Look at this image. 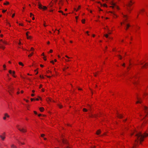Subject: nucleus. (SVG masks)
<instances>
[{"mask_svg": "<svg viewBox=\"0 0 148 148\" xmlns=\"http://www.w3.org/2000/svg\"><path fill=\"white\" fill-rule=\"evenodd\" d=\"M136 139L135 140V143L134 145L136 146L138 143L139 141L140 143L144 140V138L148 136V134L145 132L143 134H142L141 132H140L137 133L135 135Z\"/></svg>", "mask_w": 148, "mask_h": 148, "instance_id": "1", "label": "nucleus"}, {"mask_svg": "<svg viewBox=\"0 0 148 148\" xmlns=\"http://www.w3.org/2000/svg\"><path fill=\"white\" fill-rule=\"evenodd\" d=\"M134 3V2L132 1H129L127 5V6L128 7L127 8L128 10L130 12V11L132 10V9L131 8V6Z\"/></svg>", "mask_w": 148, "mask_h": 148, "instance_id": "2", "label": "nucleus"}, {"mask_svg": "<svg viewBox=\"0 0 148 148\" xmlns=\"http://www.w3.org/2000/svg\"><path fill=\"white\" fill-rule=\"evenodd\" d=\"M143 109L145 113L144 117L147 116L148 115V107L146 106H144L143 108Z\"/></svg>", "mask_w": 148, "mask_h": 148, "instance_id": "3", "label": "nucleus"}, {"mask_svg": "<svg viewBox=\"0 0 148 148\" xmlns=\"http://www.w3.org/2000/svg\"><path fill=\"white\" fill-rule=\"evenodd\" d=\"M16 127L18 130L24 133L27 131L26 129H25L23 128H21V127H20V125H16Z\"/></svg>", "mask_w": 148, "mask_h": 148, "instance_id": "4", "label": "nucleus"}, {"mask_svg": "<svg viewBox=\"0 0 148 148\" xmlns=\"http://www.w3.org/2000/svg\"><path fill=\"white\" fill-rule=\"evenodd\" d=\"M38 8L40 9H43L44 10H46L47 8L46 6H42L41 4H39Z\"/></svg>", "mask_w": 148, "mask_h": 148, "instance_id": "5", "label": "nucleus"}, {"mask_svg": "<svg viewBox=\"0 0 148 148\" xmlns=\"http://www.w3.org/2000/svg\"><path fill=\"white\" fill-rule=\"evenodd\" d=\"M9 72L10 74L12 75L14 77H16V76L14 75H13L15 74V72L14 71H13L12 72L11 70H10Z\"/></svg>", "mask_w": 148, "mask_h": 148, "instance_id": "6", "label": "nucleus"}, {"mask_svg": "<svg viewBox=\"0 0 148 148\" xmlns=\"http://www.w3.org/2000/svg\"><path fill=\"white\" fill-rule=\"evenodd\" d=\"M8 88H9V90L8 91V92L10 94V95H11V92H12V90H13V88L11 87L8 86Z\"/></svg>", "mask_w": 148, "mask_h": 148, "instance_id": "7", "label": "nucleus"}, {"mask_svg": "<svg viewBox=\"0 0 148 148\" xmlns=\"http://www.w3.org/2000/svg\"><path fill=\"white\" fill-rule=\"evenodd\" d=\"M112 5L113 6H112L111 7H112V8H114V7L115 6L116 8V9H117L119 10V7L118 6H117L116 5L115 3H112Z\"/></svg>", "mask_w": 148, "mask_h": 148, "instance_id": "8", "label": "nucleus"}, {"mask_svg": "<svg viewBox=\"0 0 148 148\" xmlns=\"http://www.w3.org/2000/svg\"><path fill=\"white\" fill-rule=\"evenodd\" d=\"M62 142L64 144H68V142L66 141V139H62Z\"/></svg>", "mask_w": 148, "mask_h": 148, "instance_id": "9", "label": "nucleus"}, {"mask_svg": "<svg viewBox=\"0 0 148 148\" xmlns=\"http://www.w3.org/2000/svg\"><path fill=\"white\" fill-rule=\"evenodd\" d=\"M137 99L138 100V101H136V103H141L142 102L141 99L140 98L137 97Z\"/></svg>", "mask_w": 148, "mask_h": 148, "instance_id": "10", "label": "nucleus"}, {"mask_svg": "<svg viewBox=\"0 0 148 148\" xmlns=\"http://www.w3.org/2000/svg\"><path fill=\"white\" fill-rule=\"evenodd\" d=\"M118 117L119 118H122L123 117L122 115L121 114H118Z\"/></svg>", "mask_w": 148, "mask_h": 148, "instance_id": "11", "label": "nucleus"}, {"mask_svg": "<svg viewBox=\"0 0 148 148\" xmlns=\"http://www.w3.org/2000/svg\"><path fill=\"white\" fill-rule=\"evenodd\" d=\"M101 133V131L100 130H98L96 132V134L97 135H99Z\"/></svg>", "mask_w": 148, "mask_h": 148, "instance_id": "12", "label": "nucleus"}, {"mask_svg": "<svg viewBox=\"0 0 148 148\" xmlns=\"http://www.w3.org/2000/svg\"><path fill=\"white\" fill-rule=\"evenodd\" d=\"M0 48H1V49H4L5 48V47H3V45H2V44H1L0 43Z\"/></svg>", "mask_w": 148, "mask_h": 148, "instance_id": "13", "label": "nucleus"}, {"mask_svg": "<svg viewBox=\"0 0 148 148\" xmlns=\"http://www.w3.org/2000/svg\"><path fill=\"white\" fill-rule=\"evenodd\" d=\"M123 17L125 18V20L126 21H127V16L126 15H123Z\"/></svg>", "mask_w": 148, "mask_h": 148, "instance_id": "14", "label": "nucleus"}, {"mask_svg": "<svg viewBox=\"0 0 148 148\" xmlns=\"http://www.w3.org/2000/svg\"><path fill=\"white\" fill-rule=\"evenodd\" d=\"M39 109L41 112H42L44 111V109L43 107H41Z\"/></svg>", "mask_w": 148, "mask_h": 148, "instance_id": "15", "label": "nucleus"}, {"mask_svg": "<svg viewBox=\"0 0 148 148\" xmlns=\"http://www.w3.org/2000/svg\"><path fill=\"white\" fill-rule=\"evenodd\" d=\"M0 41L1 42H2L3 44H7V43L6 42H5V41H3L2 39L0 40Z\"/></svg>", "mask_w": 148, "mask_h": 148, "instance_id": "16", "label": "nucleus"}, {"mask_svg": "<svg viewBox=\"0 0 148 148\" xmlns=\"http://www.w3.org/2000/svg\"><path fill=\"white\" fill-rule=\"evenodd\" d=\"M0 137L3 140H4L5 137V136H2L1 135H0Z\"/></svg>", "mask_w": 148, "mask_h": 148, "instance_id": "17", "label": "nucleus"}, {"mask_svg": "<svg viewBox=\"0 0 148 148\" xmlns=\"http://www.w3.org/2000/svg\"><path fill=\"white\" fill-rule=\"evenodd\" d=\"M11 147L12 148H17V147L14 145L13 144V145H11Z\"/></svg>", "mask_w": 148, "mask_h": 148, "instance_id": "18", "label": "nucleus"}, {"mask_svg": "<svg viewBox=\"0 0 148 148\" xmlns=\"http://www.w3.org/2000/svg\"><path fill=\"white\" fill-rule=\"evenodd\" d=\"M127 27L126 28V29L127 30L128 28L130 26V25L129 24H127L126 25Z\"/></svg>", "mask_w": 148, "mask_h": 148, "instance_id": "19", "label": "nucleus"}, {"mask_svg": "<svg viewBox=\"0 0 148 148\" xmlns=\"http://www.w3.org/2000/svg\"><path fill=\"white\" fill-rule=\"evenodd\" d=\"M16 140L18 141V143H21V144L22 145H24L25 144L24 143H22L21 142L18 140L16 139Z\"/></svg>", "mask_w": 148, "mask_h": 148, "instance_id": "20", "label": "nucleus"}, {"mask_svg": "<svg viewBox=\"0 0 148 148\" xmlns=\"http://www.w3.org/2000/svg\"><path fill=\"white\" fill-rule=\"evenodd\" d=\"M83 110L84 112H86L87 111V110L85 108H84L83 109Z\"/></svg>", "mask_w": 148, "mask_h": 148, "instance_id": "21", "label": "nucleus"}, {"mask_svg": "<svg viewBox=\"0 0 148 148\" xmlns=\"http://www.w3.org/2000/svg\"><path fill=\"white\" fill-rule=\"evenodd\" d=\"M18 64L20 65H21L22 66H23V64L21 62H19Z\"/></svg>", "mask_w": 148, "mask_h": 148, "instance_id": "22", "label": "nucleus"}, {"mask_svg": "<svg viewBox=\"0 0 148 148\" xmlns=\"http://www.w3.org/2000/svg\"><path fill=\"white\" fill-rule=\"evenodd\" d=\"M104 36L106 37V38H108V34H106L104 35Z\"/></svg>", "mask_w": 148, "mask_h": 148, "instance_id": "23", "label": "nucleus"}, {"mask_svg": "<svg viewBox=\"0 0 148 148\" xmlns=\"http://www.w3.org/2000/svg\"><path fill=\"white\" fill-rule=\"evenodd\" d=\"M85 20L84 19H82V23H85Z\"/></svg>", "mask_w": 148, "mask_h": 148, "instance_id": "24", "label": "nucleus"}, {"mask_svg": "<svg viewBox=\"0 0 148 148\" xmlns=\"http://www.w3.org/2000/svg\"><path fill=\"white\" fill-rule=\"evenodd\" d=\"M31 38V36H28L27 37V38L28 39H30Z\"/></svg>", "mask_w": 148, "mask_h": 148, "instance_id": "25", "label": "nucleus"}, {"mask_svg": "<svg viewBox=\"0 0 148 148\" xmlns=\"http://www.w3.org/2000/svg\"><path fill=\"white\" fill-rule=\"evenodd\" d=\"M9 4V3L8 2H6V3H4V4L5 5H6L7 4Z\"/></svg>", "mask_w": 148, "mask_h": 148, "instance_id": "26", "label": "nucleus"}, {"mask_svg": "<svg viewBox=\"0 0 148 148\" xmlns=\"http://www.w3.org/2000/svg\"><path fill=\"white\" fill-rule=\"evenodd\" d=\"M59 12H61L62 13V14H63L64 15H65V14H64L63 12L62 11H59Z\"/></svg>", "mask_w": 148, "mask_h": 148, "instance_id": "27", "label": "nucleus"}, {"mask_svg": "<svg viewBox=\"0 0 148 148\" xmlns=\"http://www.w3.org/2000/svg\"><path fill=\"white\" fill-rule=\"evenodd\" d=\"M45 136V135L44 134H42L41 135V136L42 137H43Z\"/></svg>", "mask_w": 148, "mask_h": 148, "instance_id": "28", "label": "nucleus"}, {"mask_svg": "<svg viewBox=\"0 0 148 148\" xmlns=\"http://www.w3.org/2000/svg\"><path fill=\"white\" fill-rule=\"evenodd\" d=\"M58 106L60 107V108H61L62 107V106L60 105V104H58Z\"/></svg>", "mask_w": 148, "mask_h": 148, "instance_id": "29", "label": "nucleus"}, {"mask_svg": "<svg viewBox=\"0 0 148 148\" xmlns=\"http://www.w3.org/2000/svg\"><path fill=\"white\" fill-rule=\"evenodd\" d=\"M63 148H71L69 146H66L65 147H64Z\"/></svg>", "mask_w": 148, "mask_h": 148, "instance_id": "30", "label": "nucleus"}, {"mask_svg": "<svg viewBox=\"0 0 148 148\" xmlns=\"http://www.w3.org/2000/svg\"><path fill=\"white\" fill-rule=\"evenodd\" d=\"M147 65V64L146 63L145 65H144L142 66V68H143L144 67H145V65Z\"/></svg>", "mask_w": 148, "mask_h": 148, "instance_id": "31", "label": "nucleus"}, {"mask_svg": "<svg viewBox=\"0 0 148 148\" xmlns=\"http://www.w3.org/2000/svg\"><path fill=\"white\" fill-rule=\"evenodd\" d=\"M3 67H4V70H5L6 69H5V67H6V65H5V64H4L3 65Z\"/></svg>", "mask_w": 148, "mask_h": 148, "instance_id": "32", "label": "nucleus"}, {"mask_svg": "<svg viewBox=\"0 0 148 148\" xmlns=\"http://www.w3.org/2000/svg\"><path fill=\"white\" fill-rule=\"evenodd\" d=\"M118 57L120 59H121V56L120 55H118Z\"/></svg>", "mask_w": 148, "mask_h": 148, "instance_id": "33", "label": "nucleus"}, {"mask_svg": "<svg viewBox=\"0 0 148 148\" xmlns=\"http://www.w3.org/2000/svg\"><path fill=\"white\" fill-rule=\"evenodd\" d=\"M29 32H27V33H26V35L27 36H27H29V35H28V33H29Z\"/></svg>", "mask_w": 148, "mask_h": 148, "instance_id": "34", "label": "nucleus"}, {"mask_svg": "<svg viewBox=\"0 0 148 148\" xmlns=\"http://www.w3.org/2000/svg\"><path fill=\"white\" fill-rule=\"evenodd\" d=\"M103 6L104 7H107V5L106 4H104L103 5Z\"/></svg>", "mask_w": 148, "mask_h": 148, "instance_id": "35", "label": "nucleus"}, {"mask_svg": "<svg viewBox=\"0 0 148 148\" xmlns=\"http://www.w3.org/2000/svg\"><path fill=\"white\" fill-rule=\"evenodd\" d=\"M32 56V54H30L28 56V57H30Z\"/></svg>", "mask_w": 148, "mask_h": 148, "instance_id": "36", "label": "nucleus"}, {"mask_svg": "<svg viewBox=\"0 0 148 148\" xmlns=\"http://www.w3.org/2000/svg\"><path fill=\"white\" fill-rule=\"evenodd\" d=\"M50 62L52 63L53 64H54V62H53V61H51Z\"/></svg>", "mask_w": 148, "mask_h": 148, "instance_id": "37", "label": "nucleus"}, {"mask_svg": "<svg viewBox=\"0 0 148 148\" xmlns=\"http://www.w3.org/2000/svg\"><path fill=\"white\" fill-rule=\"evenodd\" d=\"M6 10H3V11H2V12L3 13H4V12H5L6 11Z\"/></svg>", "mask_w": 148, "mask_h": 148, "instance_id": "38", "label": "nucleus"}, {"mask_svg": "<svg viewBox=\"0 0 148 148\" xmlns=\"http://www.w3.org/2000/svg\"><path fill=\"white\" fill-rule=\"evenodd\" d=\"M140 65H142V64H143V63H142V62H141V61H140Z\"/></svg>", "mask_w": 148, "mask_h": 148, "instance_id": "39", "label": "nucleus"}, {"mask_svg": "<svg viewBox=\"0 0 148 148\" xmlns=\"http://www.w3.org/2000/svg\"><path fill=\"white\" fill-rule=\"evenodd\" d=\"M65 57H66L67 58H69H69H70V57H69L68 56H66H66H65Z\"/></svg>", "mask_w": 148, "mask_h": 148, "instance_id": "40", "label": "nucleus"}, {"mask_svg": "<svg viewBox=\"0 0 148 148\" xmlns=\"http://www.w3.org/2000/svg\"><path fill=\"white\" fill-rule=\"evenodd\" d=\"M133 84H134V85H136V84H137V82H133Z\"/></svg>", "mask_w": 148, "mask_h": 148, "instance_id": "41", "label": "nucleus"}, {"mask_svg": "<svg viewBox=\"0 0 148 148\" xmlns=\"http://www.w3.org/2000/svg\"><path fill=\"white\" fill-rule=\"evenodd\" d=\"M30 15L31 17L32 16H34V15L32 13H30Z\"/></svg>", "mask_w": 148, "mask_h": 148, "instance_id": "42", "label": "nucleus"}, {"mask_svg": "<svg viewBox=\"0 0 148 148\" xmlns=\"http://www.w3.org/2000/svg\"><path fill=\"white\" fill-rule=\"evenodd\" d=\"M6 119V117L5 116L3 117V119L4 120H5Z\"/></svg>", "mask_w": 148, "mask_h": 148, "instance_id": "43", "label": "nucleus"}, {"mask_svg": "<svg viewBox=\"0 0 148 148\" xmlns=\"http://www.w3.org/2000/svg\"><path fill=\"white\" fill-rule=\"evenodd\" d=\"M34 113L35 114H37V112H36V111H34Z\"/></svg>", "mask_w": 148, "mask_h": 148, "instance_id": "44", "label": "nucleus"}, {"mask_svg": "<svg viewBox=\"0 0 148 148\" xmlns=\"http://www.w3.org/2000/svg\"><path fill=\"white\" fill-rule=\"evenodd\" d=\"M4 115H5V116L6 117H7V116L8 115V114H7V113H5V114Z\"/></svg>", "mask_w": 148, "mask_h": 148, "instance_id": "45", "label": "nucleus"}, {"mask_svg": "<svg viewBox=\"0 0 148 148\" xmlns=\"http://www.w3.org/2000/svg\"><path fill=\"white\" fill-rule=\"evenodd\" d=\"M53 52V50L52 49H51L50 51V52L52 53Z\"/></svg>", "mask_w": 148, "mask_h": 148, "instance_id": "46", "label": "nucleus"}, {"mask_svg": "<svg viewBox=\"0 0 148 148\" xmlns=\"http://www.w3.org/2000/svg\"><path fill=\"white\" fill-rule=\"evenodd\" d=\"M34 49L33 47H32L31 49V50H34Z\"/></svg>", "mask_w": 148, "mask_h": 148, "instance_id": "47", "label": "nucleus"}, {"mask_svg": "<svg viewBox=\"0 0 148 148\" xmlns=\"http://www.w3.org/2000/svg\"><path fill=\"white\" fill-rule=\"evenodd\" d=\"M31 101H33L34 100V99L31 98Z\"/></svg>", "mask_w": 148, "mask_h": 148, "instance_id": "48", "label": "nucleus"}, {"mask_svg": "<svg viewBox=\"0 0 148 148\" xmlns=\"http://www.w3.org/2000/svg\"><path fill=\"white\" fill-rule=\"evenodd\" d=\"M42 85H40V87H39V88H41L42 87Z\"/></svg>", "mask_w": 148, "mask_h": 148, "instance_id": "49", "label": "nucleus"}, {"mask_svg": "<svg viewBox=\"0 0 148 148\" xmlns=\"http://www.w3.org/2000/svg\"><path fill=\"white\" fill-rule=\"evenodd\" d=\"M24 100H25L27 102H28L29 101L27 100L24 99Z\"/></svg>", "mask_w": 148, "mask_h": 148, "instance_id": "50", "label": "nucleus"}, {"mask_svg": "<svg viewBox=\"0 0 148 148\" xmlns=\"http://www.w3.org/2000/svg\"><path fill=\"white\" fill-rule=\"evenodd\" d=\"M15 14H13L12 16V17H13L14 16Z\"/></svg>", "mask_w": 148, "mask_h": 148, "instance_id": "51", "label": "nucleus"}, {"mask_svg": "<svg viewBox=\"0 0 148 148\" xmlns=\"http://www.w3.org/2000/svg\"><path fill=\"white\" fill-rule=\"evenodd\" d=\"M34 95L33 94H31V96L32 97L34 96Z\"/></svg>", "mask_w": 148, "mask_h": 148, "instance_id": "52", "label": "nucleus"}, {"mask_svg": "<svg viewBox=\"0 0 148 148\" xmlns=\"http://www.w3.org/2000/svg\"><path fill=\"white\" fill-rule=\"evenodd\" d=\"M141 11L142 12H144V9H142Z\"/></svg>", "mask_w": 148, "mask_h": 148, "instance_id": "53", "label": "nucleus"}, {"mask_svg": "<svg viewBox=\"0 0 148 148\" xmlns=\"http://www.w3.org/2000/svg\"><path fill=\"white\" fill-rule=\"evenodd\" d=\"M40 66L41 67H43V66L42 64H40Z\"/></svg>", "mask_w": 148, "mask_h": 148, "instance_id": "54", "label": "nucleus"}, {"mask_svg": "<svg viewBox=\"0 0 148 148\" xmlns=\"http://www.w3.org/2000/svg\"><path fill=\"white\" fill-rule=\"evenodd\" d=\"M65 60L66 61H70V60H67L66 59H65Z\"/></svg>", "mask_w": 148, "mask_h": 148, "instance_id": "55", "label": "nucleus"}, {"mask_svg": "<svg viewBox=\"0 0 148 148\" xmlns=\"http://www.w3.org/2000/svg\"><path fill=\"white\" fill-rule=\"evenodd\" d=\"M19 24L20 25L23 26V25L22 24H21V23H19Z\"/></svg>", "mask_w": 148, "mask_h": 148, "instance_id": "56", "label": "nucleus"}, {"mask_svg": "<svg viewBox=\"0 0 148 148\" xmlns=\"http://www.w3.org/2000/svg\"><path fill=\"white\" fill-rule=\"evenodd\" d=\"M122 66H125V63L123 64L122 65Z\"/></svg>", "mask_w": 148, "mask_h": 148, "instance_id": "57", "label": "nucleus"}, {"mask_svg": "<svg viewBox=\"0 0 148 148\" xmlns=\"http://www.w3.org/2000/svg\"><path fill=\"white\" fill-rule=\"evenodd\" d=\"M7 23L9 25V26H10V24L9 23H8V22H7Z\"/></svg>", "mask_w": 148, "mask_h": 148, "instance_id": "58", "label": "nucleus"}, {"mask_svg": "<svg viewBox=\"0 0 148 148\" xmlns=\"http://www.w3.org/2000/svg\"><path fill=\"white\" fill-rule=\"evenodd\" d=\"M145 95H148V94L147 93H145Z\"/></svg>", "mask_w": 148, "mask_h": 148, "instance_id": "59", "label": "nucleus"}, {"mask_svg": "<svg viewBox=\"0 0 148 148\" xmlns=\"http://www.w3.org/2000/svg\"><path fill=\"white\" fill-rule=\"evenodd\" d=\"M42 92H44V89H42Z\"/></svg>", "mask_w": 148, "mask_h": 148, "instance_id": "60", "label": "nucleus"}, {"mask_svg": "<svg viewBox=\"0 0 148 148\" xmlns=\"http://www.w3.org/2000/svg\"><path fill=\"white\" fill-rule=\"evenodd\" d=\"M44 140H47V138H44Z\"/></svg>", "mask_w": 148, "mask_h": 148, "instance_id": "61", "label": "nucleus"}, {"mask_svg": "<svg viewBox=\"0 0 148 148\" xmlns=\"http://www.w3.org/2000/svg\"><path fill=\"white\" fill-rule=\"evenodd\" d=\"M21 93H23V90H21Z\"/></svg>", "mask_w": 148, "mask_h": 148, "instance_id": "62", "label": "nucleus"}, {"mask_svg": "<svg viewBox=\"0 0 148 148\" xmlns=\"http://www.w3.org/2000/svg\"><path fill=\"white\" fill-rule=\"evenodd\" d=\"M88 107L89 108H90V105H88Z\"/></svg>", "mask_w": 148, "mask_h": 148, "instance_id": "63", "label": "nucleus"}, {"mask_svg": "<svg viewBox=\"0 0 148 148\" xmlns=\"http://www.w3.org/2000/svg\"><path fill=\"white\" fill-rule=\"evenodd\" d=\"M95 146H93L92 147V148H95Z\"/></svg>", "mask_w": 148, "mask_h": 148, "instance_id": "64", "label": "nucleus"}]
</instances>
